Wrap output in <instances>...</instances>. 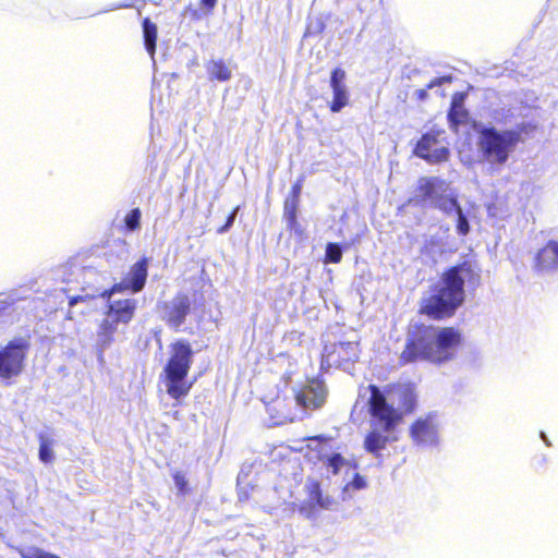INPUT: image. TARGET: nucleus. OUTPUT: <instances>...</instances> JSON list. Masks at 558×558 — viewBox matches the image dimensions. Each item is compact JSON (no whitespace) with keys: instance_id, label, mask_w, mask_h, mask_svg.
<instances>
[{"instance_id":"obj_26","label":"nucleus","mask_w":558,"mask_h":558,"mask_svg":"<svg viewBox=\"0 0 558 558\" xmlns=\"http://www.w3.org/2000/svg\"><path fill=\"white\" fill-rule=\"evenodd\" d=\"M449 150L447 147H436L433 148L430 153L427 154V156L424 158L428 162L437 163L441 162L448 159Z\"/></svg>"},{"instance_id":"obj_16","label":"nucleus","mask_w":558,"mask_h":558,"mask_svg":"<svg viewBox=\"0 0 558 558\" xmlns=\"http://www.w3.org/2000/svg\"><path fill=\"white\" fill-rule=\"evenodd\" d=\"M271 423L274 425H281L293 422L296 417L295 413L286 408L282 401H277L268 408Z\"/></svg>"},{"instance_id":"obj_42","label":"nucleus","mask_w":558,"mask_h":558,"mask_svg":"<svg viewBox=\"0 0 558 558\" xmlns=\"http://www.w3.org/2000/svg\"><path fill=\"white\" fill-rule=\"evenodd\" d=\"M289 207H290V202H289V201H287V202H286V210H290V209H289Z\"/></svg>"},{"instance_id":"obj_30","label":"nucleus","mask_w":558,"mask_h":558,"mask_svg":"<svg viewBox=\"0 0 558 558\" xmlns=\"http://www.w3.org/2000/svg\"><path fill=\"white\" fill-rule=\"evenodd\" d=\"M342 257V251L338 244L329 243L326 247V260L328 263H339Z\"/></svg>"},{"instance_id":"obj_31","label":"nucleus","mask_w":558,"mask_h":558,"mask_svg":"<svg viewBox=\"0 0 558 558\" xmlns=\"http://www.w3.org/2000/svg\"><path fill=\"white\" fill-rule=\"evenodd\" d=\"M324 463L327 468H331L332 474H337L340 466L344 463L343 456H328Z\"/></svg>"},{"instance_id":"obj_41","label":"nucleus","mask_w":558,"mask_h":558,"mask_svg":"<svg viewBox=\"0 0 558 558\" xmlns=\"http://www.w3.org/2000/svg\"><path fill=\"white\" fill-rule=\"evenodd\" d=\"M48 558H61V557H59V556H57V555H54V554L49 553Z\"/></svg>"},{"instance_id":"obj_3","label":"nucleus","mask_w":558,"mask_h":558,"mask_svg":"<svg viewBox=\"0 0 558 558\" xmlns=\"http://www.w3.org/2000/svg\"><path fill=\"white\" fill-rule=\"evenodd\" d=\"M460 339L454 328L425 327L416 340H409L401 360L405 363L417 360L441 363L453 355Z\"/></svg>"},{"instance_id":"obj_17","label":"nucleus","mask_w":558,"mask_h":558,"mask_svg":"<svg viewBox=\"0 0 558 558\" xmlns=\"http://www.w3.org/2000/svg\"><path fill=\"white\" fill-rule=\"evenodd\" d=\"M330 439L316 436L311 437L302 441L301 446L293 447L292 450L302 452L305 449L311 451H317L318 453H322L326 451L327 449H330L331 446H329Z\"/></svg>"},{"instance_id":"obj_21","label":"nucleus","mask_w":558,"mask_h":558,"mask_svg":"<svg viewBox=\"0 0 558 558\" xmlns=\"http://www.w3.org/2000/svg\"><path fill=\"white\" fill-rule=\"evenodd\" d=\"M446 248L447 245L441 239L430 236V239L426 241L423 252L436 260L437 257L446 252Z\"/></svg>"},{"instance_id":"obj_13","label":"nucleus","mask_w":558,"mask_h":558,"mask_svg":"<svg viewBox=\"0 0 558 558\" xmlns=\"http://www.w3.org/2000/svg\"><path fill=\"white\" fill-rule=\"evenodd\" d=\"M359 357V343L356 340L341 341L333 345L332 351L325 347L323 362L340 364L341 362L355 361Z\"/></svg>"},{"instance_id":"obj_29","label":"nucleus","mask_w":558,"mask_h":558,"mask_svg":"<svg viewBox=\"0 0 558 558\" xmlns=\"http://www.w3.org/2000/svg\"><path fill=\"white\" fill-rule=\"evenodd\" d=\"M141 210L138 208L132 209L126 216H125V226L129 230L134 231L140 227L141 221Z\"/></svg>"},{"instance_id":"obj_2","label":"nucleus","mask_w":558,"mask_h":558,"mask_svg":"<svg viewBox=\"0 0 558 558\" xmlns=\"http://www.w3.org/2000/svg\"><path fill=\"white\" fill-rule=\"evenodd\" d=\"M482 269L475 260L463 263L444 272L439 287L422 304V313L442 318L451 316L465 299L464 286L476 288L481 283Z\"/></svg>"},{"instance_id":"obj_11","label":"nucleus","mask_w":558,"mask_h":558,"mask_svg":"<svg viewBox=\"0 0 558 558\" xmlns=\"http://www.w3.org/2000/svg\"><path fill=\"white\" fill-rule=\"evenodd\" d=\"M191 308V301L186 294L179 293L162 306V318L172 328H179Z\"/></svg>"},{"instance_id":"obj_32","label":"nucleus","mask_w":558,"mask_h":558,"mask_svg":"<svg viewBox=\"0 0 558 558\" xmlns=\"http://www.w3.org/2000/svg\"><path fill=\"white\" fill-rule=\"evenodd\" d=\"M49 553L45 551L40 548H27L24 550H21V557L22 558H48Z\"/></svg>"},{"instance_id":"obj_14","label":"nucleus","mask_w":558,"mask_h":558,"mask_svg":"<svg viewBox=\"0 0 558 558\" xmlns=\"http://www.w3.org/2000/svg\"><path fill=\"white\" fill-rule=\"evenodd\" d=\"M534 268L538 272L558 270V241H548L535 255Z\"/></svg>"},{"instance_id":"obj_27","label":"nucleus","mask_w":558,"mask_h":558,"mask_svg":"<svg viewBox=\"0 0 558 558\" xmlns=\"http://www.w3.org/2000/svg\"><path fill=\"white\" fill-rule=\"evenodd\" d=\"M174 484L178 488V493L182 496H185L191 493V488L189 487V482L185 478V475L181 471H175L172 474Z\"/></svg>"},{"instance_id":"obj_9","label":"nucleus","mask_w":558,"mask_h":558,"mask_svg":"<svg viewBox=\"0 0 558 558\" xmlns=\"http://www.w3.org/2000/svg\"><path fill=\"white\" fill-rule=\"evenodd\" d=\"M327 398L325 384L319 379H311L304 384L294 396L299 407L305 410H315L320 408Z\"/></svg>"},{"instance_id":"obj_15","label":"nucleus","mask_w":558,"mask_h":558,"mask_svg":"<svg viewBox=\"0 0 558 558\" xmlns=\"http://www.w3.org/2000/svg\"><path fill=\"white\" fill-rule=\"evenodd\" d=\"M206 72L209 80L219 82H227L232 76V70L226 64L222 59H210L205 63Z\"/></svg>"},{"instance_id":"obj_4","label":"nucleus","mask_w":558,"mask_h":558,"mask_svg":"<svg viewBox=\"0 0 558 558\" xmlns=\"http://www.w3.org/2000/svg\"><path fill=\"white\" fill-rule=\"evenodd\" d=\"M476 145L481 158L496 169L507 163L518 144L522 142V133L519 129L480 125L476 128Z\"/></svg>"},{"instance_id":"obj_25","label":"nucleus","mask_w":558,"mask_h":558,"mask_svg":"<svg viewBox=\"0 0 558 558\" xmlns=\"http://www.w3.org/2000/svg\"><path fill=\"white\" fill-rule=\"evenodd\" d=\"M456 219V231L459 235H466L470 232V223L468 215L463 211L462 207H460L453 216Z\"/></svg>"},{"instance_id":"obj_5","label":"nucleus","mask_w":558,"mask_h":558,"mask_svg":"<svg viewBox=\"0 0 558 558\" xmlns=\"http://www.w3.org/2000/svg\"><path fill=\"white\" fill-rule=\"evenodd\" d=\"M371 397L368 399L369 412L375 424L388 432L401 421L403 413L411 412L414 408V396L408 389H402L399 393L400 402L398 408L395 404V392L385 396L379 388L369 386Z\"/></svg>"},{"instance_id":"obj_24","label":"nucleus","mask_w":558,"mask_h":558,"mask_svg":"<svg viewBox=\"0 0 558 558\" xmlns=\"http://www.w3.org/2000/svg\"><path fill=\"white\" fill-rule=\"evenodd\" d=\"M387 440V436H383L380 433L374 430L366 437L365 448L371 452L385 449V444Z\"/></svg>"},{"instance_id":"obj_22","label":"nucleus","mask_w":558,"mask_h":558,"mask_svg":"<svg viewBox=\"0 0 558 558\" xmlns=\"http://www.w3.org/2000/svg\"><path fill=\"white\" fill-rule=\"evenodd\" d=\"M436 145V137L432 134H425L422 136V138L417 142L414 154L417 157L425 158L428 153L433 150V148Z\"/></svg>"},{"instance_id":"obj_33","label":"nucleus","mask_w":558,"mask_h":558,"mask_svg":"<svg viewBox=\"0 0 558 558\" xmlns=\"http://www.w3.org/2000/svg\"><path fill=\"white\" fill-rule=\"evenodd\" d=\"M344 78L345 72L340 68L335 69L330 76V87L345 85Z\"/></svg>"},{"instance_id":"obj_19","label":"nucleus","mask_w":558,"mask_h":558,"mask_svg":"<svg viewBox=\"0 0 558 558\" xmlns=\"http://www.w3.org/2000/svg\"><path fill=\"white\" fill-rule=\"evenodd\" d=\"M333 99L330 105L332 112H340L349 102V93L345 85L331 87Z\"/></svg>"},{"instance_id":"obj_28","label":"nucleus","mask_w":558,"mask_h":558,"mask_svg":"<svg viewBox=\"0 0 558 558\" xmlns=\"http://www.w3.org/2000/svg\"><path fill=\"white\" fill-rule=\"evenodd\" d=\"M367 487V481L364 476H362L361 474L359 473H355L352 481L348 482L344 487H343V492H348V490H360V489H364Z\"/></svg>"},{"instance_id":"obj_20","label":"nucleus","mask_w":558,"mask_h":558,"mask_svg":"<svg viewBox=\"0 0 558 558\" xmlns=\"http://www.w3.org/2000/svg\"><path fill=\"white\" fill-rule=\"evenodd\" d=\"M435 208L442 211L448 217L453 216V214L461 207L457 201V197L453 195L445 194L435 205Z\"/></svg>"},{"instance_id":"obj_23","label":"nucleus","mask_w":558,"mask_h":558,"mask_svg":"<svg viewBox=\"0 0 558 558\" xmlns=\"http://www.w3.org/2000/svg\"><path fill=\"white\" fill-rule=\"evenodd\" d=\"M461 100V96L456 95L454 98L452 99L451 108L448 113L450 122L454 125L461 123L465 116V111L462 107Z\"/></svg>"},{"instance_id":"obj_35","label":"nucleus","mask_w":558,"mask_h":558,"mask_svg":"<svg viewBox=\"0 0 558 558\" xmlns=\"http://www.w3.org/2000/svg\"><path fill=\"white\" fill-rule=\"evenodd\" d=\"M300 191H301V187L299 184H295L293 186V201L291 202V213L290 215L293 217V213L292 210H294L295 208V198H298L299 194H300Z\"/></svg>"},{"instance_id":"obj_7","label":"nucleus","mask_w":558,"mask_h":558,"mask_svg":"<svg viewBox=\"0 0 558 558\" xmlns=\"http://www.w3.org/2000/svg\"><path fill=\"white\" fill-rule=\"evenodd\" d=\"M304 493L306 498L299 506V511L307 519L315 518L319 511L330 510L336 505L335 496L316 477L306 478Z\"/></svg>"},{"instance_id":"obj_12","label":"nucleus","mask_w":558,"mask_h":558,"mask_svg":"<svg viewBox=\"0 0 558 558\" xmlns=\"http://www.w3.org/2000/svg\"><path fill=\"white\" fill-rule=\"evenodd\" d=\"M438 427L435 415L421 417L411 427V438L417 445L432 446L438 441Z\"/></svg>"},{"instance_id":"obj_8","label":"nucleus","mask_w":558,"mask_h":558,"mask_svg":"<svg viewBox=\"0 0 558 558\" xmlns=\"http://www.w3.org/2000/svg\"><path fill=\"white\" fill-rule=\"evenodd\" d=\"M29 349V341L20 337L11 340L0 349V377L11 379L24 369V362Z\"/></svg>"},{"instance_id":"obj_40","label":"nucleus","mask_w":558,"mask_h":558,"mask_svg":"<svg viewBox=\"0 0 558 558\" xmlns=\"http://www.w3.org/2000/svg\"><path fill=\"white\" fill-rule=\"evenodd\" d=\"M39 457H40V459H41L45 463H47V462H51V460H52V457H53V456H39Z\"/></svg>"},{"instance_id":"obj_34","label":"nucleus","mask_w":558,"mask_h":558,"mask_svg":"<svg viewBox=\"0 0 558 558\" xmlns=\"http://www.w3.org/2000/svg\"><path fill=\"white\" fill-rule=\"evenodd\" d=\"M236 213H238V208H235L232 211V214L228 217V220H227L226 225L219 229L220 233L226 232L233 225L235 216H236Z\"/></svg>"},{"instance_id":"obj_43","label":"nucleus","mask_w":558,"mask_h":558,"mask_svg":"<svg viewBox=\"0 0 558 558\" xmlns=\"http://www.w3.org/2000/svg\"><path fill=\"white\" fill-rule=\"evenodd\" d=\"M68 318H69V319H72V318H73V317H72V313H71V311L68 313Z\"/></svg>"},{"instance_id":"obj_39","label":"nucleus","mask_w":558,"mask_h":558,"mask_svg":"<svg viewBox=\"0 0 558 558\" xmlns=\"http://www.w3.org/2000/svg\"><path fill=\"white\" fill-rule=\"evenodd\" d=\"M38 453H40V454L49 453V452H48V448H47V446H46V445H44V444H41V446H40V449H39V452H38Z\"/></svg>"},{"instance_id":"obj_18","label":"nucleus","mask_w":558,"mask_h":558,"mask_svg":"<svg viewBox=\"0 0 558 558\" xmlns=\"http://www.w3.org/2000/svg\"><path fill=\"white\" fill-rule=\"evenodd\" d=\"M143 33H144V43L147 52L150 58L154 60V54L156 51V40H157V26L151 23L149 19H145L143 22Z\"/></svg>"},{"instance_id":"obj_37","label":"nucleus","mask_w":558,"mask_h":558,"mask_svg":"<svg viewBox=\"0 0 558 558\" xmlns=\"http://www.w3.org/2000/svg\"><path fill=\"white\" fill-rule=\"evenodd\" d=\"M19 299H22V296H15V293H13V294L8 295V298H7V301H5V302H7L8 304H12V303H14L16 300H19Z\"/></svg>"},{"instance_id":"obj_1","label":"nucleus","mask_w":558,"mask_h":558,"mask_svg":"<svg viewBox=\"0 0 558 558\" xmlns=\"http://www.w3.org/2000/svg\"><path fill=\"white\" fill-rule=\"evenodd\" d=\"M147 279V259L144 258L135 263L126 277L119 283H116L110 290H96L93 293H84L70 298L69 305L73 307L80 302H87L99 295L107 299L108 306L105 317L101 319L97 335L96 347L100 352L108 349L113 342V336L119 331L120 326H126L133 318L137 307L135 299H113V295L124 290H131L137 293L143 290Z\"/></svg>"},{"instance_id":"obj_44","label":"nucleus","mask_w":558,"mask_h":558,"mask_svg":"<svg viewBox=\"0 0 558 558\" xmlns=\"http://www.w3.org/2000/svg\"><path fill=\"white\" fill-rule=\"evenodd\" d=\"M92 274H93L92 270L86 271V275H92Z\"/></svg>"},{"instance_id":"obj_10","label":"nucleus","mask_w":558,"mask_h":558,"mask_svg":"<svg viewBox=\"0 0 558 558\" xmlns=\"http://www.w3.org/2000/svg\"><path fill=\"white\" fill-rule=\"evenodd\" d=\"M448 184L437 177H422L417 181L415 201L434 205L447 193Z\"/></svg>"},{"instance_id":"obj_6","label":"nucleus","mask_w":558,"mask_h":558,"mask_svg":"<svg viewBox=\"0 0 558 558\" xmlns=\"http://www.w3.org/2000/svg\"><path fill=\"white\" fill-rule=\"evenodd\" d=\"M193 361L191 344L185 340H179L170 345V357L165 366V386L167 393L179 400L185 397L192 388L186 376Z\"/></svg>"},{"instance_id":"obj_36","label":"nucleus","mask_w":558,"mask_h":558,"mask_svg":"<svg viewBox=\"0 0 558 558\" xmlns=\"http://www.w3.org/2000/svg\"><path fill=\"white\" fill-rule=\"evenodd\" d=\"M201 3L202 7L207 9V12H210L217 4V0H202Z\"/></svg>"},{"instance_id":"obj_38","label":"nucleus","mask_w":558,"mask_h":558,"mask_svg":"<svg viewBox=\"0 0 558 558\" xmlns=\"http://www.w3.org/2000/svg\"><path fill=\"white\" fill-rule=\"evenodd\" d=\"M444 81H448V77H441V78H439V80H435L434 82H432V83L428 85V88H432V87H434L435 85L440 84V83H441V82H444Z\"/></svg>"}]
</instances>
